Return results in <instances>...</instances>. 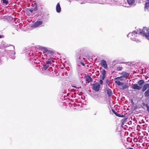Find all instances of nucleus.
<instances>
[{
	"label": "nucleus",
	"mask_w": 149,
	"mask_h": 149,
	"mask_svg": "<svg viewBox=\"0 0 149 149\" xmlns=\"http://www.w3.org/2000/svg\"><path fill=\"white\" fill-rule=\"evenodd\" d=\"M141 34H143V36H145L146 37H149V29L147 27H144L142 30V32L138 33L139 35Z\"/></svg>",
	"instance_id": "nucleus-1"
},
{
	"label": "nucleus",
	"mask_w": 149,
	"mask_h": 149,
	"mask_svg": "<svg viewBox=\"0 0 149 149\" xmlns=\"http://www.w3.org/2000/svg\"><path fill=\"white\" fill-rule=\"evenodd\" d=\"M40 48L41 49V50L43 51V52L44 53H47V54H49L51 55L54 54V52L53 51L49 50L46 47H41Z\"/></svg>",
	"instance_id": "nucleus-2"
},
{
	"label": "nucleus",
	"mask_w": 149,
	"mask_h": 149,
	"mask_svg": "<svg viewBox=\"0 0 149 149\" xmlns=\"http://www.w3.org/2000/svg\"><path fill=\"white\" fill-rule=\"evenodd\" d=\"M106 73V72L105 70H103L102 71V74L100 76V79L99 81L100 84H102L103 83V80H104L105 77V74Z\"/></svg>",
	"instance_id": "nucleus-3"
},
{
	"label": "nucleus",
	"mask_w": 149,
	"mask_h": 149,
	"mask_svg": "<svg viewBox=\"0 0 149 149\" xmlns=\"http://www.w3.org/2000/svg\"><path fill=\"white\" fill-rule=\"evenodd\" d=\"M42 21H37L34 24H32L31 27L32 28H36L42 25Z\"/></svg>",
	"instance_id": "nucleus-4"
},
{
	"label": "nucleus",
	"mask_w": 149,
	"mask_h": 149,
	"mask_svg": "<svg viewBox=\"0 0 149 149\" xmlns=\"http://www.w3.org/2000/svg\"><path fill=\"white\" fill-rule=\"evenodd\" d=\"M92 89L95 91L97 92L99 91L100 88V84H92Z\"/></svg>",
	"instance_id": "nucleus-5"
},
{
	"label": "nucleus",
	"mask_w": 149,
	"mask_h": 149,
	"mask_svg": "<svg viewBox=\"0 0 149 149\" xmlns=\"http://www.w3.org/2000/svg\"><path fill=\"white\" fill-rule=\"evenodd\" d=\"M51 62L50 61H48L45 63L43 66V69L44 70H46L49 66L51 65Z\"/></svg>",
	"instance_id": "nucleus-6"
},
{
	"label": "nucleus",
	"mask_w": 149,
	"mask_h": 149,
	"mask_svg": "<svg viewBox=\"0 0 149 149\" xmlns=\"http://www.w3.org/2000/svg\"><path fill=\"white\" fill-rule=\"evenodd\" d=\"M138 34L137 32L136 31H133L132 33H129L128 34V36H133L132 37H131V38L132 39H134L135 38V37L137 36V35Z\"/></svg>",
	"instance_id": "nucleus-7"
},
{
	"label": "nucleus",
	"mask_w": 149,
	"mask_h": 149,
	"mask_svg": "<svg viewBox=\"0 0 149 149\" xmlns=\"http://www.w3.org/2000/svg\"><path fill=\"white\" fill-rule=\"evenodd\" d=\"M121 75L123 77V78H126L128 77L130 73H128L126 72L123 71L122 72L120 73Z\"/></svg>",
	"instance_id": "nucleus-8"
},
{
	"label": "nucleus",
	"mask_w": 149,
	"mask_h": 149,
	"mask_svg": "<svg viewBox=\"0 0 149 149\" xmlns=\"http://www.w3.org/2000/svg\"><path fill=\"white\" fill-rule=\"evenodd\" d=\"M101 66L104 67V69H106L107 67V64L105 60H101Z\"/></svg>",
	"instance_id": "nucleus-9"
},
{
	"label": "nucleus",
	"mask_w": 149,
	"mask_h": 149,
	"mask_svg": "<svg viewBox=\"0 0 149 149\" xmlns=\"http://www.w3.org/2000/svg\"><path fill=\"white\" fill-rule=\"evenodd\" d=\"M117 87L120 89H124L128 87V86L126 84H117Z\"/></svg>",
	"instance_id": "nucleus-10"
},
{
	"label": "nucleus",
	"mask_w": 149,
	"mask_h": 149,
	"mask_svg": "<svg viewBox=\"0 0 149 149\" xmlns=\"http://www.w3.org/2000/svg\"><path fill=\"white\" fill-rule=\"evenodd\" d=\"M86 83H88L91 82L93 81V80L88 75L86 76Z\"/></svg>",
	"instance_id": "nucleus-11"
},
{
	"label": "nucleus",
	"mask_w": 149,
	"mask_h": 149,
	"mask_svg": "<svg viewBox=\"0 0 149 149\" xmlns=\"http://www.w3.org/2000/svg\"><path fill=\"white\" fill-rule=\"evenodd\" d=\"M140 86H138L137 84H134L133 86V88L135 89L140 90L141 88L142 84H139Z\"/></svg>",
	"instance_id": "nucleus-12"
},
{
	"label": "nucleus",
	"mask_w": 149,
	"mask_h": 149,
	"mask_svg": "<svg viewBox=\"0 0 149 149\" xmlns=\"http://www.w3.org/2000/svg\"><path fill=\"white\" fill-rule=\"evenodd\" d=\"M56 11L60 13L61 11V8L59 3H58L56 5Z\"/></svg>",
	"instance_id": "nucleus-13"
},
{
	"label": "nucleus",
	"mask_w": 149,
	"mask_h": 149,
	"mask_svg": "<svg viewBox=\"0 0 149 149\" xmlns=\"http://www.w3.org/2000/svg\"><path fill=\"white\" fill-rule=\"evenodd\" d=\"M37 10V9L36 8H32L31 9H28L27 10L28 12L30 13L31 14L33 11H36Z\"/></svg>",
	"instance_id": "nucleus-14"
},
{
	"label": "nucleus",
	"mask_w": 149,
	"mask_h": 149,
	"mask_svg": "<svg viewBox=\"0 0 149 149\" xmlns=\"http://www.w3.org/2000/svg\"><path fill=\"white\" fill-rule=\"evenodd\" d=\"M149 87V84H145L143 88V91H144Z\"/></svg>",
	"instance_id": "nucleus-15"
},
{
	"label": "nucleus",
	"mask_w": 149,
	"mask_h": 149,
	"mask_svg": "<svg viewBox=\"0 0 149 149\" xmlns=\"http://www.w3.org/2000/svg\"><path fill=\"white\" fill-rule=\"evenodd\" d=\"M107 94L109 96H110L112 95V93L111 90L109 89L107 90Z\"/></svg>",
	"instance_id": "nucleus-16"
},
{
	"label": "nucleus",
	"mask_w": 149,
	"mask_h": 149,
	"mask_svg": "<svg viewBox=\"0 0 149 149\" xmlns=\"http://www.w3.org/2000/svg\"><path fill=\"white\" fill-rule=\"evenodd\" d=\"M127 1L129 5H132L134 2L135 0H127Z\"/></svg>",
	"instance_id": "nucleus-17"
},
{
	"label": "nucleus",
	"mask_w": 149,
	"mask_h": 149,
	"mask_svg": "<svg viewBox=\"0 0 149 149\" xmlns=\"http://www.w3.org/2000/svg\"><path fill=\"white\" fill-rule=\"evenodd\" d=\"M115 80H119L120 81H122L123 80V78L121 76L120 77H118L115 78Z\"/></svg>",
	"instance_id": "nucleus-18"
},
{
	"label": "nucleus",
	"mask_w": 149,
	"mask_h": 149,
	"mask_svg": "<svg viewBox=\"0 0 149 149\" xmlns=\"http://www.w3.org/2000/svg\"><path fill=\"white\" fill-rule=\"evenodd\" d=\"M145 95L146 97L149 96V88L148 89L145 93Z\"/></svg>",
	"instance_id": "nucleus-19"
},
{
	"label": "nucleus",
	"mask_w": 149,
	"mask_h": 149,
	"mask_svg": "<svg viewBox=\"0 0 149 149\" xmlns=\"http://www.w3.org/2000/svg\"><path fill=\"white\" fill-rule=\"evenodd\" d=\"M138 84H143L144 83V81L142 79L139 80V81H138Z\"/></svg>",
	"instance_id": "nucleus-20"
},
{
	"label": "nucleus",
	"mask_w": 149,
	"mask_h": 149,
	"mask_svg": "<svg viewBox=\"0 0 149 149\" xmlns=\"http://www.w3.org/2000/svg\"><path fill=\"white\" fill-rule=\"evenodd\" d=\"M149 7V2H146L145 3V8L148 9Z\"/></svg>",
	"instance_id": "nucleus-21"
},
{
	"label": "nucleus",
	"mask_w": 149,
	"mask_h": 149,
	"mask_svg": "<svg viewBox=\"0 0 149 149\" xmlns=\"http://www.w3.org/2000/svg\"><path fill=\"white\" fill-rule=\"evenodd\" d=\"M123 69V67L120 66H118L117 67L116 70L118 71H120L121 70Z\"/></svg>",
	"instance_id": "nucleus-22"
},
{
	"label": "nucleus",
	"mask_w": 149,
	"mask_h": 149,
	"mask_svg": "<svg viewBox=\"0 0 149 149\" xmlns=\"http://www.w3.org/2000/svg\"><path fill=\"white\" fill-rule=\"evenodd\" d=\"M127 118H125L122 119V124L123 125L124 124L125 122L127 121Z\"/></svg>",
	"instance_id": "nucleus-23"
},
{
	"label": "nucleus",
	"mask_w": 149,
	"mask_h": 149,
	"mask_svg": "<svg viewBox=\"0 0 149 149\" xmlns=\"http://www.w3.org/2000/svg\"><path fill=\"white\" fill-rule=\"evenodd\" d=\"M2 2L3 3L6 4H7L8 3V1L7 0H2Z\"/></svg>",
	"instance_id": "nucleus-24"
},
{
	"label": "nucleus",
	"mask_w": 149,
	"mask_h": 149,
	"mask_svg": "<svg viewBox=\"0 0 149 149\" xmlns=\"http://www.w3.org/2000/svg\"><path fill=\"white\" fill-rule=\"evenodd\" d=\"M116 80L115 81V82L117 84H123V83L120 82V81L119 80Z\"/></svg>",
	"instance_id": "nucleus-25"
},
{
	"label": "nucleus",
	"mask_w": 149,
	"mask_h": 149,
	"mask_svg": "<svg viewBox=\"0 0 149 149\" xmlns=\"http://www.w3.org/2000/svg\"><path fill=\"white\" fill-rule=\"evenodd\" d=\"M146 105L147 108V110L149 113V106H148L147 104H146Z\"/></svg>",
	"instance_id": "nucleus-26"
},
{
	"label": "nucleus",
	"mask_w": 149,
	"mask_h": 149,
	"mask_svg": "<svg viewBox=\"0 0 149 149\" xmlns=\"http://www.w3.org/2000/svg\"><path fill=\"white\" fill-rule=\"evenodd\" d=\"M72 86L73 87H74V88H81V87L80 86L79 87H77V86H73V85H72Z\"/></svg>",
	"instance_id": "nucleus-27"
},
{
	"label": "nucleus",
	"mask_w": 149,
	"mask_h": 149,
	"mask_svg": "<svg viewBox=\"0 0 149 149\" xmlns=\"http://www.w3.org/2000/svg\"><path fill=\"white\" fill-rule=\"evenodd\" d=\"M112 112H113V113L115 115L116 114V112L113 109H112Z\"/></svg>",
	"instance_id": "nucleus-28"
},
{
	"label": "nucleus",
	"mask_w": 149,
	"mask_h": 149,
	"mask_svg": "<svg viewBox=\"0 0 149 149\" xmlns=\"http://www.w3.org/2000/svg\"><path fill=\"white\" fill-rule=\"evenodd\" d=\"M115 115L117 116L120 117V114L118 113H116V114H115Z\"/></svg>",
	"instance_id": "nucleus-29"
},
{
	"label": "nucleus",
	"mask_w": 149,
	"mask_h": 149,
	"mask_svg": "<svg viewBox=\"0 0 149 149\" xmlns=\"http://www.w3.org/2000/svg\"><path fill=\"white\" fill-rule=\"evenodd\" d=\"M125 117V116L123 115H120V117Z\"/></svg>",
	"instance_id": "nucleus-30"
},
{
	"label": "nucleus",
	"mask_w": 149,
	"mask_h": 149,
	"mask_svg": "<svg viewBox=\"0 0 149 149\" xmlns=\"http://www.w3.org/2000/svg\"><path fill=\"white\" fill-rule=\"evenodd\" d=\"M81 64L83 66H84L85 65L82 62H80Z\"/></svg>",
	"instance_id": "nucleus-31"
},
{
	"label": "nucleus",
	"mask_w": 149,
	"mask_h": 149,
	"mask_svg": "<svg viewBox=\"0 0 149 149\" xmlns=\"http://www.w3.org/2000/svg\"><path fill=\"white\" fill-rule=\"evenodd\" d=\"M132 81H131V80H130V82H129V84H130L131 83V82Z\"/></svg>",
	"instance_id": "nucleus-32"
},
{
	"label": "nucleus",
	"mask_w": 149,
	"mask_h": 149,
	"mask_svg": "<svg viewBox=\"0 0 149 149\" xmlns=\"http://www.w3.org/2000/svg\"><path fill=\"white\" fill-rule=\"evenodd\" d=\"M2 37V36L1 35H0V38H1Z\"/></svg>",
	"instance_id": "nucleus-33"
},
{
	"label": "nucleus",
	"mask_w": 149,
	"mask_h": 149,
	"mask_svg": "<svg viewBox=\"0 0 149 149\" xmlns=\"http://www.w3.org/2000/svg\"><path fill=\"white\" fill-rule=\"evenodd\" d=\"M131 102L133 103V100L132 99L131 100Z\"/></svg>",
	"instance_id": "nucleus-34"
},
{
	"label": "nucleus",
	"mask_w": 149,
	"mask_h": 149,
	"mask_svg": "<svg viewBox=\"0 0 149 149\" xmlns=\"http://www.w3.org/2000/svg\"><path fill=\"white\" fill-rule=\"evenodd\" d=\"M129 149H134L132 148H129Z\"/></svg>",
	"instance_id": "nucleus-35"
},
{
	"label": "nucleus",
	"mask_w": 149,
	"mask_h": 149,
	"mask_svg": "<svg viewBox=\"0 0 149 149\" xmlns=\"http://www.w3.org/2000/svg\"><path fill=\"white\" fill-rule=\"evenodd\" d=\"M51 61H52V62H54V61H53V60H51Z\"/></svg>",
	"instance_id": "nucleus-36"
},
{
	"label": "nucleus",
	"mask_w": 149,
	"mask_h": 149,
	"mask_svg": "<svg viewBox=\"0 0 149 149\" xmlns=\"http://www.w3.org/2000/svg\"><path fill=\"white\" fill-rule=\"evenodd\" d=\"M94 84H99V83H94Z\"/></svg>",
	"instance_id": "nucleus-37"
},
{
	"label": "nucleus",
	"mask_w": 149,
	"mask_h": 149,
	"mask_svg": "<svg viewBox=\"0 0 149 149\" xmlns=\"http://www.w3.org/2000/svg\"><path fill=\"white\" fill-rule=\"evenodd\" d=\"M143 104H144V105H145V104L144 103H143Z\"/></svg>",
	"instance_id": "nucleus-38"
},
{
	"label": "nucleus",
	"mask_w": 149,
	"mask_h": 149,
	"mask_svg": "<svg viewBox=\"0 0 149 149\" xmlns=\"http://www.w3.org/2000/svg\"><path fill=\"white\" fill-rule=\"evenodd\" d=\"M143 104H144V105H145V104L144 103H143Z\"/></svg>",
	"instance_id": "nucleus-39"
},
{
	"label": "nucleus",
	"mask_w": 149,
	"mask_h": 149,
	"mask_svg": "<svg viewBox=\"0 0 149 149\" xmlns=\"http://www.w3.org/2000/svg\"><path fill=\"white\" fill-rule=\"evenodd\" d=\"M143 104H144V105H145V104L144 103H143Z\"/></svg>",
	"instance_id": "nucleus-40"
},
{
	"label": "nucleus",
	"mask_w": 149,
	"mask_h": 149,
	"mask_svg": "<svg viewBox=\"0 0 149 149\" xmlns=\"http://www.w3.org/2000/svg\"><path fill=\"white\" fill-rule=\"evenodd\" d=\"M143 104H144V105H145V104L144 103H143Z\"/></svg>",
	"instance_id": "nucleus-41"
},
{
	"label": "nucleus",
	"mask_w": 149,
	"mask_h": 149,
	"mask_svg": "<svg viewBox=\"0 0 149 149\" xmlns=\"http://www.w3.org/2000/svg\"><path fill=\"white\" fill-rule=\"evenodd\" d=\"M52 68V67H51L49 68Z\"/></svg>",
	"instance_id": "nucleus-42"
},
{
	"label": "nucleus",
	"mask_w": 149,
	"mask_h": 149,
	"mask_svg": "<svg viewBox=\"0 0 149 149\" xmlns=\"http://www.w3.org/2000/svg\"><path fill=\"white\" fill-rule=\"evenodd\" d=\"M148 132H149V130H148Z\"/></svg>",
	"instance_id": "nucleus-43"
}]
</instances>
